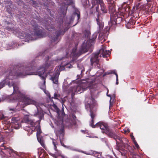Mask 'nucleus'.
<instances>
[{
    "label": "nucleus",
    "mask_w": 158,
    "mask_h": 158,
    "mask_svg": "<svg viewBox=\"0 0 158 158\" xmlns=\"http://www.w3.org/2000/svg\"><path fill=\"white\" fill-rule=\"evenodd\" d=\"M54 62V60H53L49 62V63H46L41 67L40 69L38 70H41V71H38L35 74L38 75L44 81L43 84V87L45 86L46 78L47 76L45 71L52 69ZM36 70H37V68L34 61H32V63L25 64L24 66H23L20 64L17 65H10L4 73L6 79L0 82V89L5 86L6 83L9 87L12 86V85H10V82L8 81L7 79L12 80L18 77L30 75L32 74L33 71Z\"/></svg>",
    "instance_id": "f257e3e1"
},
{
    "label": "nucleus",
    "mask_w": 158,
    "mask_h": 158,
    "mask_svg": "<svg viewBox=\"0 0 158 158\" xmlns=\"http://www.w3.org/2000/svg\"><path fill=\"white\" fill-rule=\"evenodd\" d=\"M12 85L13 87L14 91L10 98L13 100L18 101V105L24 107L30 104L36 105L37 104V102L35 101L29 97H23V95L19 90V88L17 85H15L14 83H12Z\"/></svg>",
    "instance_id": "f03ea898"
},
{
    "label": "nucleus",
    "mask_w": 158,
    "mask_h": 158,
    "mask_svg": "<svg viewBox=\"0 0 158 158\" xmlns=\"http://www.w3.org/2000/svg\"><path fill=\"white\" fill-rule=\"evenodd\" d=\"M118 13L114 15L113 19L110 18L111 26L120 23L122 21L123 16L125 19H127L128 17V5L126 2H124L122 6L118 8Z\"/></svg>",
    "instance_id": "7ed1b4c3"
},
{
    "label": "nucleus",
    "mask_w": 158,
    "mask_h": 158,
    "mask_svg": "<svg viewBox=\"0 0 158 158\" xmlns=\"http://www.w3.org/2000/svg\"><path fill=\"white\" fill-rule=\"evenodd\" d=\"M52 27H48L47 29L51 32H53V33H55V34L49 35V37L51 39L52 43L58 42L60 40L59 38L64 34L65 31L64 30V28L60 23L58 24V26L56 29L52 26Z\"/></svg>",
    "instance_id": "20e7f679"
},
{
    "label": "nucleus",
    "mask_w": 158,
    "mask_h": 158,
    "mask_svg": "<svg viewBox=\"0 0 158 158\" xmlns=\"http://www.w3.org/2000/svg\"><path fill=\"white\" fill-rule=\"evenodd\" d=\"M25 123L29 124L30 126H28L30 129L31 130V131H37V138L41 137L40 134L42 133L40 126V122L39 121L34 122V121L30 119L28 117H25L24 119Z\"/></svg>",
    "instance_id": "39448f33"
},
{
    "label": "nucleus",
    "mask_w": 158,
    "mask_h": 158,
    "mask_svg": "<svg viewBox=\"0 0 158 158\" xmlns=\"http://www.w3.org/2000/svg\"><path fill=\"white\" fill-rule=\"evenodd\" d=\"M34 28V35H32L30 34L26 35L25 36L30 40H35L36 38H34L33 36H35L38 38H42L45 37L46 36V34L45 31L44 29H42L39 28L38 24L36 23H35L34 24L32 25Z\"/></svg>",
    "instance_id": "423d86ee"
},
{
    "label": "nucleus",
    "mask_w": 158,
    "mask_h": 158,
    "mask_svg": "<svg viewBox=\"0 0 158 158\" xmlns=\"http://www.w3.org/2000/svg\"><path fill=\"white\" fill-rule=\"evenodd\" d=\"M97 37L96 34H93L89 40L85 41L82 44L80 48L81 52L84 53L87 52L89 48L94 45V41Z\"/></svg>",
    "instance_id": "0eeeda50"
},
{
    "label": "nucleus",
    "mask_w": 158,
    "mask_h": 158,
    "mask_svg": "<svg viewBox=\"0 0 158 158\" xmlns=\"http://www.w3.org/2000/svg\"><path fill=\"white\" fill-rule=\"evenodd\" d=\"M99 53L98 52L96 53L93 54L90 58V65L93 66V65L97 66L99 69L100 68V64H99Z\"/></svg>",
    "instance_id": "6e6552de"
},
{
    "label": "nucleus",
    "mask_w": 158,
    "mask_h": 158,
    "mask_svg": "<svg viewBox=\"0 0 158 158\" xmlns=\"http://www.w3.org/2000/svg\"><path fill=\"white\" fill-rule=\"evenodd\" d=\"M88 88V86H85L82 85H78L76 87H73L71 90L72 96H73L75 94L81 93L85 90Z\"/></svg>",
    "instance_id": "1a4fd4ad"
},
{
    "label": "nucleus",
    "mask_w": 158,
    "mask_h": 158,
    "mask_svg": "<svg viewBox=\"0 0 158 158\" xmlns=\"http://www.w3.org/2000/svg\"><path fill=\"white\" fill-rule=\"evenodd\" d=\"M102 132L105 133L108 137L112 138L115 141L117 139L119 138L118 135L116 134L115 131L109 127Z\"/></svg>",
    "instance_id": "9d476101"
},
{
    "label": "nucleus",
    "mask_w": 158,
    "mask_h": 158,
    "mask_svg": "<svg viewBox=\"0 0 158 158\" xmlns=\"http://www.w3.org/2000/svg\"><path fill=\"white\" fill-rule=\"evenodd\" d=\"M52 143L54 145V148L56 151L55 153H50V155L55 158H68L67 157L62 155H60L59 151L57 150L56 145L58 143L56 139H52Z\"/></svg>",
    "instance_id": "9b49d317"
},
{
    "label": "nucleus",
    "mask_w": 158,
    "mask_h": 158,
    "mask_svg": "<svg viewBox=\"0 0 158 158\" xmlns=\"http://www.w3.org/2000/svg\"><path fill=\"white\" fill-rule=\"evenodd\" d=\"M67 2H63L61 3V6L60 8V13L63 15L66 14V12L68 8L67 5L72 4L73 2L72 0H67Z\"/></svg>",
    "instance_id": "f8f14e48"
},
{
    "label": "nucleus",
    "mask_w": 158,
    "mask_h": 158,
    "mask_svg": "<svg viewBox=\"0 0 158 158\" xmlns=\"http://www.w3.org/2000/svg\"><path fill=\"white\" fill-rule=\"evenodd\" d=\"M86 0V4H89V0ZM104 2L103 0H91V3L92 4V7L93 8L95 5H97L96 7V11L99 13V5H101Z\"/></svg>",
    "instance_id": "ddd939ff"
},
{
    "label": "nucleus",
    "mask_w": 158,
    "mask_h": 158,
    "mask_svg": "<svg viewBox=\"0 0 158 158\" xmlns=\"http://www.w3.org/2000/svg\"><path fill=\"white\" fill-rule=\"evenodd\" d=\"M12 126L11 127L14 128L16 129H18L21 127V124L20 123V121L19 118L16 117H12L11 119Z\"/></svg>",
    "instance_id": "4468645a"
},
{
    "label": "nucleus",
    "mask_w": 158,
    "mask_h": 158,
    "mask_svg": "<svg viewBox=\"0 0 158 158\" xmlns=\"http://www.w3.org/2000/svg\"><path fill=\"white\" fill-rule=\"evenodd\" d=\"M100 57H106L109 56L110 53L109 51L106 50L104 48H102L98 52Z\"/></svg>",
    "instance_id": "2eb2a0df"
},
{
    "label": "nucleus",
    "mask_w": 158,
    "mask_h": 158,
    "mask_svg": "<svg viewBox=\"0 0 158 158\" xmlns=\"http://www.w3.org/2000/svg\"><path fill=\"white\" fill-rule=\"evenodd\" d=\"M94 128L99 127L102 130H103V131H104L106 129L108 128L107 125L105 123L102 122H98L95 124V126H93Z\"/></svg>",
    "instance_id": "dca6fc26"
},
{
    "label": "nucleus",
    "mask_w": 158,
    "mask_h": 158,
    "mask_svg": "<svg viewBox=\"0 0 158 158\" xmlns=\"http://www.w3.org/2000/svg\"><path fill=\"white\" fill-rule=\"evenodd\" d=\"M100 15L98 13L97 15V18H96L97 23L99 26V32H101L102 30L103 29L104 27V23L102 22V20L100 19Z\"/></svg>",
    "instance_id": "f3484780"
},
{
    "label": "nucleus",
    "mask_w": 158,
    "mask_h": 158,
    "mask_svg": "<svg viewBox=\"0 0 158 158\" xmlns=\"http://www.w3.org/2000/svg\"><path fill=\"white\" fill-rule=\"evenodd\" d=\"M119 139H117L116 141L117 146H118L120 143H122L123 144H128V140L125 137L122 138L118 135Z\"/></svg>",
    "instance_id": "a211bd4d"
},
{
    "label": "nucleus",
    "mask_w": 158,
    "mask_h": 158,
    "mask_svg": "<svg viewBox=\"0 0 158 158\" xmlns=\"http://www.w3.org/2000/svg\"><path fill=\"white\" fill-rule=\"evenodd\" d=\"M60 74L59 71L56 72L54 74L52 77L51 78V80L53 81V83L55 84H57L58 83V77Z\"/></svg>",
    "instance_id": "6ab92c4d"
},
{
    "label": "nucleus",
    "mask_w": 158,
    "mask_h": 158,
    "mask_svg": "<svg viewBox=\"0 0 158 158\" xmlns=\"http://www.w3.org/2000/svg\"><path fill=\"white\" fill-rule=\"evenodd\" d=\"M56 135L57 137L59 136V139L61 143L62 138L64 136V132L63 129H61L56 132Z\"/></svg>",
    "instance_id": "aec40b11"
},
{
    "label": "nucleus",
    "mask_w": 158,
    "mask_h": 158,
    "mask_svg": "<svg viewBox=\"0 0 158 158\" xmlns=\"http://www.w3.org/2000/svg\"><path fill=\"white\" fill-rule=\"evenodd\" d=\"M90 116L91 118V120L90 122L89 125L90 126H91L92 128H94L93 127V126H95V125H94L93 123H94V117L95 116V114L91 110H90Z\"/></svg>",
    "instance_id": "412c9836"
},
{
    "label": "nucleus",
    "mask_w": 158,
    "mask_h": 158,
    "mask_svg": "<svg viewBox=\"0 0 158 158\" xmlns=\"http://www.w3.org/2000/svg\"><path fill=\"white\" fill-rule=\"evenodd\" d=\"M100 6L101 10L102 13L103 14L106 13L107 12L108 10L104 3L103 2L100 5Z\"/></svg>",
    "instance_id": "4be33fe9"
},
{
    "label": "nucleus",
    "mask_w": 158,
    "mask_h": 158,
    "mask_svg": "<svg viewBox=\"0 0 158 158\" xmlns=\"http://www.w3.org/2000/svg\"><path fill=\"white\" fill-rule=\"evenodd\" d=\"M90 101L89 102V101H88V104L89 107L91 109L92 106L94 105L95 103V99L93 98L92 97H91L89 99Z\"/></svg>",
    "instance_id": "5701e85b"
},
{
    "label": "nucleus",
    "mask_w": 158,
    "mask_h": 158,
    "mask_svg": "<svg viewBox=\"0 0 158 158\" xmlns=\"http://www.w3.org/2000/svg\"><path fill=\"white\" fill-rule=\"evenodd\" d=\"M38 142L40 143L42 146L45 149H46V146L44 144V141L42 139V137H37Z\"/></svg>",
    "instance_id": "b1692460"
},
{
    "label": "nucleus",
    "mask_w": 158,
    "mask_h": 158,
    "mask_svg": "<svg viewBox=\"0 0 158 158\" xmlns=\"http://www.w3.org/2000/svg\"><path fill=\"white\" fill-rule=\"evenodd\" d=\"M130 136L131 138V139H132L133 142L134 143L135 147L138 149H139V146L138 144H137V143L136 142V141H135V138L134 137V136L132 134H131L130 135Z\"/></svg>",
    "instance_id": "393cba45"
},
{
    "label": "nucleus",
    "mask_w": 158,
    "mask_h": 158,
    "mask_svg": "<svg viewBox=\"0 0 158 158\" xmlns=\"http://www.w3.org/2000/svg\"><path fill=\"white\" fill-rule=\"evenodd\" d=\"M45 151L43 149H41L40 151L39 152L38 154L40 157L43 158L44 156L45 153Z\"/></svg>",
    "instance_id": "a878e982"
},
{
    "label": "nucleus",
    "mask_w": 158,
    "mask_h": 158,
    "mask_svg": "<svg viewBox=\"0 0 158 158\" xmlns=\"http://www.w3.org/2000/svg\"><path fill=\"white\" fill-rule=\"evenodd\" d=\"M121 131L122 133L126 135H127L128 133V128L126 127Z\"/></svg>",
    "instance_id": "bb28decb"
},
{
    "label": "nucleus",
    "mask_w": 158,
    "mask_h": 158,
    "mask_svg": "<svg viewBox=\"0 0 158 158\" xmlns=\"http://www.w3.org/2000/svg\"><path fill=\"white\" fill-rule=\"evenodd\" d=\"M115 70H111L110 71H108L107 72H106V74H108V75L110 74H114V73H115Z\"/></svg>",
    "instance_id": "cd10ccee"
},
{
    "label": "nucleus",
    "mask_w": 158,
    "mask_h": 158,
    "mask_svg": "<svg viewBox=\"0 0 158 158\" xmlns=\"http://www.w3.org/2000/svg\"><path fill=\"white\" fill-rule=\"evenodd\" d=\"M75 15L77 16V20H78L80 18V13L79 12H75L74 13Z\"/></svg>",
    "instance_id": "c85d7f7f"
},
{
    "label": "nucleus",
    "mask_w": 158,
    "mask_h": 158,
    "mask_svg": "<svg viewBox=\"0 0 158 158\" xmlns=\"http://www.w3.org/2000/svg\"><path fill=\"white\" fill-rule=\"evenodd\" d=\"M54 97H52V98H54L55 99H57L58 98L60 97V95L56 93H55L54 94Z\"/></svg>",
    "instance_id": "c756f323"
},
{
    "label": "nucleus",
    "mask_w": 158,
    "mask_h": 158,
    "mask_svg": "<svg viewBox=\"0 0 158 158\" xmlns=\"http://www.w3.org/2000/svg\"><path fill=\"white\" fill-rule=\"evenodd\" d=\"M135 21L131 19H130L129 20V25H132L133 24H135Z\"/></svg>",
    "instance_id": "7c9ffc66"
},
{
    "label": "nucleus",
    "mask_w": 158,
    "mask_h": 158,
    "mask_svg": "<svg viewBox=\"0 0 158 158\" xmlns=\"http://www.w3.org/2000/svg\"><path fill=\"white\" fill-rule=\"evenodd\" d=\"M9 110L10 111H13L14 112H16V108H9Z\"/></svg>",
    "instance_id": "2f4dec72"
},
{
    "label": "nucleus",
    "mask_w": 158,
    "mask_h": 158,
    "mask_svg": "<svg viewBox=\"0 0 158 158\" xmlns=\"http://www.w3.org/2000/svg\"><path fill=\"white\" fill-rule=\"evenodd\" d=\"M53 106L57 110H59L57 106L56 105H54Z\"/></svg>",
    "instance_id": "473e14b6"
},
{
    "label": "nucleus",
    "mask_w": 158,
    "mask_h": 158,
    "mask_svg": "<svg viewBox=\"0 0 158 158\" xmlns=\"http://www.w3.org/2000/svg\"><path fill=\"white\" fill-rule=\"evenodd\" d=\"M6 29L8 31H10L11 29V27L8 26L6 27Z\"/></svg>",
    "instance_id": "72a5a7b5"
},
{
    "label": "nucleus",
    "mask_w": 158,
    "mask_h": 158,
    "mask_svg": "<svg viewBox=\"0 0 158 158\" xmlns=\"http://www.w3.org/2000/svg\"><path fill=\"white\" fill-rule=\"evenodd\" d=\"M5 24H6L7 25H9L10 24H11V23L10 22H9L7 21H5Z\"/></svg>",
    "instance_id": "f704fd0d"
},
{
    "label": "nucleus",
    "mask_w": 158,
    "mask_h": 158,
    "mask_svg": "<svg viewBox=\"0 0 158 158\" xmlns=\"http://www.w3.org/2000/svg\"><path fill=\"white\" fill-rule=\"evenodd\" d=\"M65 99H62L61 100V103L62 104V105H64V103L65 102Z\"/></svg>",
    "instance_id": "c9c22d12"
},
{
    "label": "nucleus",
    "mask_w": 158,
    "mask_h": 158,
    "mask_svg": "<svg viewBox=\"0 0 158 158\" xmlns=\"http://www.w3.org/2000/svg\"><path fill=\"white\" fill-rule=\"evenodd\" d=\"M114 74L116 75V79H118V75L116 73V72H115V73H114Z\"/></svg>",
    "instance_id": "e433bc0d"
},
{
    "label": "nucleus",
    "mask_w": 158,
    "mask_h": 158,
    "mask_svg": "<svg viewBox=\"0 0 158 158\" xmlns=\"http://www.w3.org/2000/svg\"><path fill=\"white\" fill-rule=\"evenodd\" d=\"M116 85H118V79H116Z\"/></svg>",
    "instance_id": "4c0bfd02"
},
{
    "label": "nucleus",
    "mask_w": 158,
    "mask_h": 158,
    "mask_svg": "<svg viewBox=\"0 0 158 158\" xmlns=\"http://www.w3.org/2000/svg\"><path fill=\"white\" fill-rule=\"evenodd\" d=\"M48 96L49 98H51V95L50 94H48Z\"/></svg>",
    "instance_id": "58836bf2"
},
{
    "label": "nucleus",
    "mask_w": 158,
    "mask_h": 158,
    "mask_svg": "<svg viewBox=\"0 0 158 158\" xmlns=\"http://www.w3.org/2000/svg\"><path fill=\"white\" fill-rule=\"evenodd\" d=\"M128 22L127 23V24H126V27H127V28H128V27H127V24H128Z\"/></svg>",
    "instance_id": "ea45409f"
},
{
    "label": "nucleus",
    "mask_w": 158,
    "mask_h": 158,
    "mask_svg": "<svg viewBox=\"0 0 158 158\" xmlns=\"http://www.w3.org/2000/svg\"><path fill=\"white\" fill-rule=\"evenodd\" d=\"M49 56H48L47 57V61H48V60H49Z\"/></svg>",
    "instance_id": "a19ab883"
},
{
    "label": "nucleus",
    "mask_w": 158,
    "mask_h": 158,
    "mask_svg": "<svg viewBox=\"0 0 158 158\" xmlns=\"http://www.w3.org/2000/svg\"><path fill=\"white\" fill-rule=\"evenodd\" d=\"M109 97H111V96L110 95H107Z\"/></svg>",
    "instance_id": "79ce46f5"
},
{
    "label": "nucleus",
    "mask_w": 158,
    "mask_h": 158,
    "mask_svg": "<svg viewBox=\"0 0 158 158\" xmlns=\"http://www.w3.org/2000/svg\"><path fill=\"white\" fill-rule=\"evenodd\" d=\"M61 120L62 121H63V119L62 118H61Z\"/></svg>",
    "instance_id": "37998d69"
},
{
    "label": "nucleus",
    "mask_w": 158,
    "mask_h": 158,
    "mask_svg": "<svg viewBox=\"0 0 158 158\" xmlns=\"http://www.w3.org/2000/svg\"><path fill=\"white\" fill-rule=\"evenodd\" d=\"M33 3H35L36 2L35 1H33Z\"/></svg>",
    "instance_id": "c03bdc74"
},
{
    "label": "nucleus",
    "mask_w": 158,
    "mask_h": 158,
    "mask_svg": "<svg viewBox=\"0 0 158 158\" xmlns=\"http://www.w3.org/2000/svg\"><path fill=\"white\" fill-rule=\"evenodd\" d=\"M48 73H50V72H48Z\"/></svg>",
    "instance_id": "a18cd8bd"
}]
</instances>
